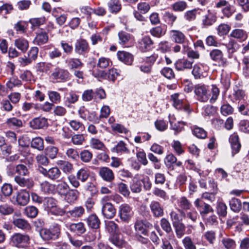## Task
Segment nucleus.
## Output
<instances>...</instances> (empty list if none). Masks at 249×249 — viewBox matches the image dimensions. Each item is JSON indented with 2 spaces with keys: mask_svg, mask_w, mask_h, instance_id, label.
Masks as SVG:
<instances>
[{
  "mask_svg": "<svg viewBox=\"0 0 249 249\" xmlns=\"http://www.w3.org/2000/svg\"><path fill=\"white\" fill-rule=\"evenodd\" d=\"M230 36L235 38L243 41L245 40L248 37V34L245 30L240 29L233 30Z\"/></svg>",
  "mask_w": 249,
  "mask_h": 249,
  "instance_id": "obj_39",
  "label": "nucleus"
},
{
  "mask_svg": "<svg viewBox=\"0 0 249 249\" xmlns=\"http://www.w3.org/2000/svg\"><path fill=\"white\" fill-rule=\"evenodd\" d=\"M194 204L201 215L213 211L212 207L209 204L206 203L200 198H197L195 201Z\"/></svg>",
  "mask_w": 249,
  "mask_h": 249,
  "instance_id": "obj_13",
  "label": "nucleus"
},
{
  "mask_svg": "<svg viewBox=\"0 0 249 249\" xmlns=\"http://www.w3.org/2000/svg\"><path fill=\"white\" fill-rule=\"evenodd\" d=\"M40 185L41 191L45 194H54L55 192V185L48 181L42 182Z\"/></svg>",
  "mask_w": 249,
  "mask_h": 249,
  "instance_id": "obj_31",
  "label": "nucleus"
},
{
  "mask_svg": "<svg viewBox=\"0 0 249 249\" xmlns=\"http://www.w3.org/2000/svg\"><path fill=\"white\" fill-rule=\"evenodd\" d=\"M109 241L116 247L122 248L126 246V242L123 236L118 234H113L109 238Z\"/></svg>",
  "mask_w": 249,
  "mask_h": 249,
  "instance_id": "obj_25",
  "label": "nucleus"
},
{
  "mask_svg": "<svg viewBox=\"0 0 249 249\" xmlns=\"http://www.w3.org/2000/svg\"><path fill=\"white\" fill-rule=\"evenodd\" d=\"M61 233V226L57 223L51 225L50 227L40 230L39 234L43 240L49 241L58 239Z\"/></svg>",
  "mask_w": 249,
  "mask_h": 249,
  "instance_id": "obj_2",
  "label": "nucleus"
},
{
  "mask_svg": "<svg viewBox=\"0 0 249 249\" xmlns=\"http://www.w3.org/2000/svg\"><path fill=\"white\" fill-rule=\"evenodd\" d=\"M178 205L180 209H178V212L179 210H182L185 212L191 209L192 207V204L190 201L187 199L185 196H182L178 200Z\"/></svg>",
  "mask_w": 249,
  "mask_h": 249,
  "instance_id": "obj_42",
  "label": "nucleus"
},
{
  "mask_svg": "<svg viewBox=\"0 0 249 249\" xmlns=\"http://www.w3.org/2000/svg\"><path fill=\"white\" fill-rule=\"evenodd\" d=\"M232 149V154L234 156L239 152L241 148V144L239 142V137L237 134L234 133L231 135L229 139Z\"/></svg>",
  "mask_w": 249,
  "mask_h": 249,
  "instance_id": "obj_23",
  "label": "nucleus"
},
{
  "mask_svg": "<svg viewBox=\"0 0 249 249\" xmlns=\"http://www.w3.org/2000/svg\"><path fill=\"white\" fill-rule=\"evenodd\" d=\"M66 62L70 69H78L83 65L80 59L75 58H68Z\"/></svg>",
  "mask_w": 249,
  "mask_h": 249,
  "instance_id": "obj_49",
  "label": "nucleus"
},
{
  "mask_svg": "<svg viewBox=\"0 0 249 249\" xmlns=\"http://www.w3.org/2000/svg\"><path fill=\"white\" fill-rule=\"evenodd\" d=\"M31 146L38 150H42L44 148L43 140L40 137L33 139L31 142Z\"/></svg>",
  "mask_w": 249,
  "mask_h": 249,
  "instance_id": "obj_60",
  "label": "nucleus"
},
{
  "mask_svg": "<svg viewBox=\"0 0 249 249\" xmlns=\"http://www.w3.org/2000/svg\"><path fill=\"white\" fill-rule=\"evenodd\" d=\"M88 226L92 229H97L99 228L100 221L96 214L90 215L86 220Z\"/></svg>",
  "mask_w": 249,
  "mask_h": 249,
  "instance_id": "obj_37",
  "label": "nucleus"
},
{
  "mask_svg": "<svg viewBox=\"0 0 249 249\" xmlns=\"http://www.w3.org/2000/svg\"><path fill=\"white\" fill-rule=\"evenodd\" d=\"M221 243L223 247L226 249H235L236 248L235 241L229 237H222Z\"/></svg>",
  "mask_w": 249,
  "mask_h": 249,
  "instance_id": "obj_43",
  "label": "nucleus"
},
{
  "mask_svg": "<svg viewBox=\"0 0 249 249\" xmlns=\"http://www.w3.org/2000/svg\"><path fill=\"white\" fill-rule=\"evenodd\" d=\"M89 145L93 149L98 150H104L105 145L103 142L99 139L92 138L89 141Z\"/></svg>",
  "mask_w": 249,
  "mask_h": 249,
  "instance_id": "obj_41",
  "label": "nucleus"
},
{
  "mask_svg": "<svg viewBox=\"0 0 249 249\" xmlns=\"http://www.w3.org/2000/svg\"><path fill=\"white\" fill-rule=\"evenodd\" d=\"M79 156L81 160L83 162L88 163L89 162L92 158V154L88 150H83L81 152Z\"/></svg>",
  "mask_w": 249,
  "mask_h": 249,
  "instance_id": "obj_63",
  "label": "nucleus"
},
{
  "mask_svg": "<svg viewBox=\"0 0 249 249\" xmlns=\"http://www.w3.org/2000/svg\"><path fill=\"white\" fill-rule=\"evenodd\" d=\"M52 67V65L50 63L41 62L37 63L36 66V70L40 72L47 73Z\"/></svg>",
  "mask_w": 249,
  "mask_h": 249,
  "instance_id": "obj_54",
  "label": "nucleus"
},
{
  "mask_svg": "<svg viewBox=\"0 0 249 249\" xmlns=\"http://www.w3.org/2000/svg\"><path fill=\"white\" fill-rule=\"evenodd\" d=\"M69 229L71 231L78 234H83L86 231L84 224L81 222L71 224L70 225Z\"/></svg>",
  "mask_w": 249,
  "mask_h": 249,
  "instance_id": "obj_32",
  "label": "nucleus"
},
{
  "mask_svg": "<svg viewBox=\"0 0 249 249\" xmlns=\"http://www.w3.org/2000/svg\"><path fill=\"white\" fill-rule=\"evenodd\" d=\"M179 95L178 93H175L171 96V98L173 101V106L178 109H183L189 114L192 109L190 108V107L188 105L184 104L181 99L179 98Z\"/></svg>",
  "mask_w": 249,
  "mask_h": 249,
  "instance_id": "obj_11",
  "label": "nucleus"
},
{
  "mask_svg": "<svg viewBox=\"0 0 249 249\" xmlns=\"http://www.w3.org/2000/svg\"><path fill=\"white\" fill-rule=\"evenodd\" d=\"M30 126L34 129L43 128L47 126V120L43 117H37L30 122Z\"/></svg>",
  "mask_w": 249,
  "mask_h": 249,
  "instance_id": "obj_26",
  "label": "nucleus"
},
{
  "mask_svg": "<svg viewBox=\"0 0 249 249\" xmlns=\"http://www.w3.org/2000/svg\"><path fill=\"white\" fill-rule=\"evenodd\" d=\"M14 180L20 187L31 189L34 185V181L32 178H25L19 176H15Z\"/></svg>",
  "mask_w": 249,
  "mask_h": 249,
  "instance_id": "obj_18",
  "label": "nucleus"
},
{
  "mask_svg": "<svg viewBox=\"0 0 249 249\" xmlns=\"http://www.w3.org/2000/svg\"><path fill=\"white\" fill-rule=\"evenodd\" d=\"M79 98V96L75 92L71 91L66 97L65 104L66 106L70 107L71 105L76 103Z\"/></svg>",
  "mask_w": 249,
  "mask_h": 249,
  "instance_id": "obj_47",
  "label": "nucleus"
},
{
  "mask_svg": "<svg viewBox=\"0 0 249 249\" xmlns=\"http://www.w3.org/2000/svg\"><path fill=\"white\" fill-rule=\"evenodd\" d=\"M170 35L171 40L176 43L183 44L186 39L185 35L179 30H171Z\"/></svg>",
  "mask_w": 249,
  "mask_h": 249,
  "instance_id": "obj_21",
  "label": "nucleus"
},
{
  "mask_svg": "<svg viewBox=\"0 0 249 249\" xmlns=\"http://www.w3.org/2000/svg\"><path fill=\"white\" fill-rule=\"evenodd\" d=\"M98 173L104 181L110 182L114 179L115 176L113 171L107 167L100 168Z\"/></svg>",
  "mask_w": 249,
  "mask_h": 249,
  "instance_id": "obj_19",
  "label": "nucleus"
},
{
  "mask_svg": "<svg viewBox=\"0 0 249 249\" xmlns=\"http://www.w3.org/2000/svg\"><path fill=\"white\" fill-rule=\"evenodd\" d=\"M13 223L16 227L22 230H27L30 228V224L24 219H14Z\"/></svg>",
  "mask_w": 249,
  "mask_h": 249,
  "instance_id": "obj_44",
  "label": "nucleus"
},
{
  "mask_svg": "<svg viewBox=\"0 0 249 249\" xmlns=\"http://www.w3.org/2000/svg\"><path fill=\"white\" fill-rule=\"evenodd\" d=\"M76 175L79 181L85 182L89 176V170L87 168H82L77 171Z\"/></svg>",
  "mask_w": 249,
  "mask_h": 249,
  "instance_id": "obj_45",
  "label": "nucleus"
},
{
  "mask_svg": "<svg viewBox=\"0 0 249 249\" xmlns=\"http://www.w3.org/2000/svg\"><path fill=\"white\" fill-rule=\"evenodd\" d=\"M14 212V208L11 204L5 203L0 204V214L1 215H9L12 214Z\"/></svg>",
  "mask_w": 249,
  "mask_h": 249,
  "instance_id": "obj_36",
  "label": "nucleus"
},
{
  "mask_svg": "<svg viewBox=\"0 0 249 249\" xmlns=\"http://www.w3.org/2000/svg\"><path fill=\"white\" fill-rule=\"evenodd\" d=\"M149 208L153 216L155 217H161L164 214L163 207L158 201L152 200L149 204Z\"/></svg>",
  "mask_w": 249,
  "mask_h": 249,
  "instance_id": "obj_17",
  "label": "nucleus"
},
{
  "mask_svg": "<svg viewBox=\"0 0 249 249\" xmlns=\"http://www.w3.org/2000/svg\"><path fill=\"white\" fill-rule=\"evenodd\" d=\"M69 124L71 127L74 131H83L85 128L84 125L82 122L76 120L70 121Z\"/></svg>",
  "mask_w": 249,
  "mask_h": 249,
  "instance_id": "obj_61",
  "label": "nucleus"
},
{
  "mask_svg": "<svg viewBox=\"0 0 249 249\" xmlns=\"http://www.w3.org/2000/svg\"><path fill=\"white\" fill-rule=\"evenodd\" d=\"M59 9H54L53 10L52 14L56 18V21L57 23L59 26L63 25L66 22L67 18V15L66 14H62L58 16L57 13Z\"/></svg>",
  "mask_w": 249,
  "mask_h": 249,
  "instance_id": "obj_58",
  "label": "nucleus"
},
{
  "mask_svg": "<svg viewBox=\"0 0 249 249\" xmlns=\"http://www.w3.org/2000/svg\"><path fill=\"white\" fill-rule=\"evenodd\" d=\"M69 77V71L59 67L55 68L51 75L52 79L58 82H64L67 80Z\"/></svg>",
  "mask_w": 249,
  "mask_h": 249,
  "instance_id": "obj_10",
  "label": "nucleus"
},
{
  "mask_svg": "<svg viewBox=\"0 0 249 249\" xmlns=\"http://www.w3.org/2000/svg\"><path fill=\"white\" fill-rule=\"evenodd\" d=\"M197 14H200V10L194 9L187 11L184 14V18L188 21H193L196 19Z\"/></svg>",
  "mask_w": 249,
  "mask_h": 249,
  "instance_id": "obj_57",
  "label": "nucleus"
},
{
  "mask_svg": "<svg viewBox=\"0 0 249 249\" xmlns=\"http://www.w3.org/2000/svg\"><path fill=\"white\" fill-rule=\"evenodd\" d=\"M215 7L218 9L222 8L221 13L226 18H230L235 11L234 6L226 0H218L215 4Z\"/></svg>",
  "mask_w": 249,
  "mask_h": 249,
  "instance_id": "obj_6",
  "label": "nucleus"
},
{
  "mask_svg": "<svg viewBox=\"0 0 249 249\" xmlns=\"http://www.w3.org/2000/svg\"><path fill=\"white\" fill-rule=\"evenodd\" d=\"M70 189V186L65 181H61L55 186V191L60 196H64L66 195Z\"/></svg>",
  "mask_w": 249,
  "mask_h": 249,
  "instance_id": "obj_33",
  "label": "nucleus"
},
{
  "mask_svg": "<svg viewBox=\"0 0 249 249\" xmlns=\"http://www.w3.org/2000/svg\"><path fill=\"white\" fill-rule=\"evenodd\" d=\"M79 192L76 189H69L65 196L67 201L69 203H73L77 199Z\"/></svg>",
  "mask_w": 249,
  "mask_h": 249,
  "instance_id": "obj_38",
  "label": "nucleus"
},
{
  "mask_svg": "<svg viewBox=\"0 0 249 249\" xmlns=\"http://www.w3.org/2000/svg\"><path fill=\"white\" fill-rule=\"evenodd\" d=\"M6 173L8 176L13 177L16 174L17 176H25L29 174V171L27 166L23 164H19L16 166L13 164L7 165Z\"/></svg>",
  "mask_w": 249,
  "mask_h": 249,
  "instance_id": "obj_4",
  "label": "nucleus"
},
{
  "mask_svg": "<svg viewBox=\"0 0 249 249\" xmlns=\"http://www.w3.org/2000/svg\"><path fill=\"white\" fill-rule=\"evenodd\" d=\"M74 50L75 53L79 54H82L83 53L88 52L89 50L88 42L83 39L77 40Z\"/></svg>",
  "mask_w": 249,
  "mask_h": 249,
  "instance_id": "obj_20",
  "label": "nucleus"
},
{
  "mask_svg": "<svg viewBox=\"0 0 249 249\" xmlns=\"http://www.w3.org/2000/svg\"><path fill=\"white\" fill-rule=\"evenodd\" d=\"M30 240L29 236L25 233H16L11 237L12 243L18 248H25L27 247L30 243Z\"/></svg>",
  "mask_w": 249,
  "mask_h": 249,
  "instance_id": "obj_5",
  "label": "nucleus"
},
{
  "mask_svg": "<svg viewBox=\"0 0 249 249\" xmlns=\"http://www.w3.org/2000/svg\"><path fill=\"white\" fill-rule=\"evenodd\" d=\"M169 122L170 125V128L175 131V134L180 133L184 129V126L185 123L182 121L176 122V118L174 115L169 114Z\"/></svg>",
  "mask_w": 249,
  "mask_h": 249,
  "instance_id": "obj_16",
  "label": "nucleus"
},
{
  "mask_svg": "<svg viewBox=\"0 0 249 249\" xmlns=\"http://www.w3.org/2000/svg\"><path fill=\"white\" fill-rule=\"evenodd\" d=\"M17 204L20 206H25L27 204L30 200L29 193L25 189L19 191L16 196H13Z\"/></svg>",
  "mask_w": 249,
  "mask_h": 249,
  "instance_id": "obj_15",
  "label": "nucleus"
},
{
  "mask_svg": "<svg viewBox=\"0 0 249 249\" xmlns=\"http://www.w3.org/2000/svg\"><path fill=\"white\" fill-rule=\"evenodd\" d=\"M153 227L152 224L146 220H138L134 224L135 234H142L144 236L148 235L149 230Z\"/></svg>",
  "mask_w": 249,
  "mask_h": 249,
  "instance_id": "obj_8",
  "label": "nucleus"
},
{
  "mask_svg": "<svg viewBox=\"0 0 249 249\" xmlns=\"http://www.w3.org/2000/svg\"><path fill=\"white\" fill-rule=\"evenodd\" d=\"M193 63L187 59H180L175 63V66L178 71H182L185 69H191Z\"/></svg>",
  "mask_w": 249,
  "mask_h": 249,
  "instance_id": "obj_27",
  "label": "nucleus"
},
{
  "mask_svg": "<svg viewBox=\"0 0 249 249\" xmlns=\"http://www.w3.org/2000/svg\"><path fill=\"white\" fill-rule=\"evenodd\" d=\"M117 55L118 59L125 64L130 65L133 63V56L128 52L118 51Z\"/></svg>",
  "mask_w": 249,
  "mask_h": 249,
  "instance_id": "obj_24",
  "label": "nucleus"
},
{
  "mask_svg": "<svg viewBox=\"0 0 249 249\" xmlns=\"http://www.w3.org/2000/svg\"><path fill=\"white\" fill-rule=\"evenodd\" d=\"M108 10L111 13L119 12L122 8V5L119 0H110L107 2Z\"/></svg>",
  "mask_w": 249,
  "mask_h": 249,
  "instance_id": "obj_35",
  "label": "nucleus"
},
{
  "mask_svg": "<svg viewBox=\"0 0 249 249\" xmlns=\"http://www.w3.org/2000/svg\"><path fill=\"white\" fill-rule=\"evenodd\" d=\"M130 189L133 193H140L142 190L141 181L137 178H134L130 185Z\"/></svg>",
  "mask_w": 249,
  "mask_h": 249,
  "instance_id": "obj_62",
  "label": "nucleus"
},
{
  "mask_svg": "<svg viewBox=\"0 0 249 249\" xmlns=\"http://www.w3.org/2000/svg\"><path fill=\"white\" fill-rule=\"evenodd\" d=\"M49 99L53 104H58L61 101L60 94L55 91H50L48 92Z\"/></svg>",
  "mask_w": 249,
  "mask_h": 249,
  "instance_id": "obj_64",
  "label": "nucleus"
},
{
  "mask_svg": "<svg viewBox=\"0 0 249 249\" xmlns=\"http://www.w3.org/2000/svg\"><path fill=\"white\" fill-rule=\"evenodd\" d=\"M196 99L201 102H206L209 100L211 103H214L219 95V89L214 85L212 86L211 90L208 86L198 84L194 87Z\"/></svg>",
  "mask_w": 249,
  "mask_h": 249,
  "instance_id": "obj_1",
  "label": "nucleus"
},
{
  "mask_svg": "<svg viewBox=\"0 0 249 249\" xmlns=\"http://www.w3.org/2000/svg\"><path fill=\"white\" fill-rule=\"evenodd\" d=\"M166 32L165 28L164 26H157L152 28L150 33L152 36L156 37H160L165 35Z\"/></svg>",
  "mask_w": 249,
  "mask_h": 249,
  "instance_id": "obj_51",
  "label": "nucleus"
},
{
  "mask_svg": "<svg viewBox=\"0 0 249 249\" xmlns=\"http://www.w3.org/2000/svg\"><path fill=\"white\" fill-rule=\"evenodd\" d=\"M217 19L216 13L213 10L209 9L202 18V26L203 28L210 27L216 22Z\"/></svg>",
  "mask_w": 249,
  "mask_h": 249,
  "instance_id": "obj_9",
  "label": "nucleus"
},
{
  "mask_svg": "<svg viewBox=\"0 0 249 249\" xmlns=\"http://www.w3.org/2000/svg\"><path fill=\"white\" fill-rule=\"evenodd\" d=\"M153 42L148 36H144L140 38L137 44V47L142 52H145L152 48Z\"/></svg>",
  "mask_w": 249,
  "mask_h": 249,
  "instance_id": "obj_14",
  "label": "nucleus"
},
{
  "mask_svg": "<svg viewBox=\"0 0 249 249\" xmlns=\"http://www.w3.org/2000/svg\"><path fill=\"white\" fill-rule=\"evenodd\" d=\"M179 213L183 217L190 219L193 222H196L198 217L197 213L194 209L186 212L182 210H179Z\"/></svg>",
  "mask_w": 249,
  "mask_h": 249,
  "instance_id": "obj_46",
  "label": "nucleus"
},
{
  "mask_svg": "<svg viewBox=\"0 0 249 249\" xmlns=\"http://www.w3.org/2000/svg\"><path fill=\"white\" fill-rule=\"evenodd\" d=\"M133 213L132 208L127 204H122L119 207V216L124 221L128 222L132 216Z\"/></svg>",
  "mask_w": 249,
  "mask_h": 249,
  "instance_id": "obj_12",
  "label": "nucleus"
},
{
  "mask_svg": "<svg viewBox=\"0 0 249 249\" xmlns=\"http://www.w3.org/2000/svg\"><path fill=\"white\" fill-rule=\"evenodd\" d=\"M102 213L104 217L110 219L115 216L116 210L112 204H108L107 205L102 206Z\"/></svg>",
  "mask_w": 249,
  "mask_h": 249,
  "instance_id": "obj_28",
  "label": "nucleus"
},
{
  "mask_svg": "<svg viewBox=\"0 0 249 249\" xmlns=\"http://www.w3.org/2000/svg\"><path fill=\"white\" fill-rule=\"evenodd\" d=\"M119 38V43L122 45H126L132 39V36L123 31L119 32L118 34Z\"/></svg>",
  "mask_w": 249,
  "mask_h": 249,
  "instance_id": "obj_34",
  "label": "nucleus"
},
{
  "mask_svg": "<svg viewBox=\"0 0 249 249\" xmlns=\"http://www.w3.org/2000/svg\"><path fill=\"white\" fill-rule=\"evenodd\" d=\"M68 213L72 217L79 218L85 213V209L82 206H75Z\"/></svg>",
  "mask_w": 249,
  "mask_h": 249,
  "instance_id": "obj_48",
  "label": "nucleus"
},
{
  "mask_svg": "<svg viewBox=\"0 0 249 249\" xmlns=\"http://www.w3.org/2000/svg\"><path fill=\"white\" fill-rule=\"evenodd\" d=\"M38 170L45 177L52 180H58L61 176V171L57 167H53L48 170L42 167H39Z\"/></svg>",
  "mask_w": 249,
  "mask_h": 249,
  "instance_id": "obj_7",
  "label": "nucleus"
},
{
  "mask_svg": "<svg viewBox=\"0 0 249 249\" xmlns=\"http://www.w3.org/2000/svg\"><path fill=\"white\" fill-rule=\"evenodd\" d=\"M39 105L27 102L23 103L22 106V109L25 112L30 111L35 112L39 110Z\"/></svg>",
  "mask_w": 249,
  "mask_h": 249,
  "instance_id": "obj_52",
  "label": "nucleus"
},
{
  "mask_svg": "<svg viewBox=\"0 0 249 249\" xmlns=\"http://www.w3.org/2000/svg\"><path fill=\"white\" fill-rule=\"evenodd\" d=\"M57 164L66 174H71L73 170V164L68 161L60 160L57 162Z\"/></svg>",
  "mask_w": 249,
  "mask_h": 249,
  "instance_id": "obj_30",
  "label": "nucleus"
},
{
  "mask_svg": "<svg viewBox=\"0 0 249 249\" xmlns=\"http://www.w3.org/2000/svg\"><path fill=\"white\" fill-rule=\"evenodd\" d=\"M14 44L18 49L23 53H25L29 47L28 41L23 38H19L16 39Z\"/></svg>",
  "mask_w": 249,
  "mask_h": 249,
  "instance_id": "obj_40",
  "label": "nucleus"
},
{
  "mask_svg": "<svg viewBox=\"0 0 249 249\" xmlns=\"http://www.w3.org/2000/svg\"><path fill=\"white\" fill-rule=\"evenodd\" d=\"M229 205L231 210L234 212H239L242 207L241 201L235 197H232L229 200Z\"/></svg>",
  "mask_w": 249,
  "mask_h": 249,
  "instance_id": "obj_53",
  "label": "nucleus"
},
{
  "mask_svg": "<svg viewBox=\"0 0 249 249\" xmlns=\"http://www.w3.org/2000/svg\"><path fill=\"white\" fill-rule=\"evenodd\" d=\"M210 59L215 63L214 65L219 67L225 68L229 65V62L224 57L223 52L220 49H214L209 53Z\"/></svg>",
  "mask_w": 249,
  "mask_h": 249,
  "instance_id": "obj_3",
  "label": "nucleus"
},
{
  "mask_svg": "<svg viewBox=\"0 0 249 249\" xmlns=\"http://www.w3.org/2000/svg\"><path fill=\"white\" fill-rule=\"evenodd\" d=\"M38 212V209L33 206H29L24 209L25 214L30 218L36 217Z\"/></svg>",
  "mask_w": 249,
  "mask_h": 249,
  "instance_id": "obj_59",
  "label": "nucleus"
},
{
  "mask_svg": "<svg viewBox=\"0 0 249 249\" xmlns=\"http://www.w3.org/2000/svg\"><path fill=\"white\" fill-rule=\"evenodd\" d=\"M206 67V65L200 63H196L194 66L192 73L195 79H200L203 76V72L205 71Z\"/></svg>",
  "mask_w": 249,
  "mask_h": 249,
  "instance_id": "obj_29",
  "label": "nucleus"
},
{
  "mask_svg": "<svg viewBox=\"0 0 249 249\" xmlns=\"http://www.w3.org/2000/svg\"><path fill=\"white\" fill-rule=\"evenodd\" d=\"M49 40L48 33L44 31H41L36 33V36L33 40L35 44L41 46L47 43Z\"/></svg>",
  "mask_w": 249,
  "mask_h": 249,
  "instance_id": "obj_22",
  "label": "nucleus"
},
{
  "mask_svg": "<svg viewBox=\"0 0 249 249\" xmlns=\"http://www.w3.org/2000/svg\"><path fill=\"white\" fill-rule=\"evenodd\" d=\"M112 151L117 153H128L129 152V150L127 148L126 144L122 141H120L113 148Z\"/></svg>",
  "mask_w": 249,
  "mask_h": 249,
  "instance_id": "obj_50",
  "label": "nucleus"
},
{
  "mask_svg": "<svg viewBox=\"0 0 249 249\" xmlns=\"http://www.w3.org/2000/svg\"><path fill=\"white\" fill-rule=\"evenodd\" d=\"M173 227L175 228L176 235L178 238H180L184 234V231L185 230V225L180 222L173 223Z\"/></svg>",
  "mask_w": 249,
  "mask_h": 249,
  "instance_id": "obj_56",
  "label": "nucleus"
},
{
  "mask_svg": "<svg viewBox=\"0 0 249 249\" xmlns=\"http://www.w3.org/2000/svg\"><path fill=\"white\" fill-rule=\"evenodd\" d=\"M183 53H186L187 56L192 59H198L200 54L198 51H194L188 46L183 45Z\"/></svg>",
  "mask_w": 249,
  "mask_h": 249,
  "instance_id": "obj_55",
  "label": "nucleus"
}]
</instances>
